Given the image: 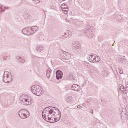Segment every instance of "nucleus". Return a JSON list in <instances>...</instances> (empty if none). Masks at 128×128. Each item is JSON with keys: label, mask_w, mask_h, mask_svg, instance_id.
<instances>
[{"label": "nucleus", "mask_w": 128, "mask_h": 128, "mask_svg": "<svg viewBox=\"0 0 128 128\" xmlns=\"http://www.w3.org/2000/svg\"><path fill=\"white\" fill-rule=\"evenodd\" d=\"M42 116L44 120H46V122H50L51 124H52V122H50V120H52V118L53 116H59V117L54 118V120L56 122H60V118H62V114L60 111V110L52 106L47 107L44 109L42 112ZM48 118V120L50 122L47 120Z\"/></svg>", "instance_id": "nucleus-1"}, {"label": "nucleus", "mask_w": 128, "mask_h": 128, "mask_svg": "<svg viewBox=\"0 0 128 128\" xmlns=\"http://www.w3.org/2000/svg\"><path fill=\"white\" fill-rule=\"evenodd\" d=\"M20 102L22 106H30L32 104V98L28 95H23L20 98Z\"/></svg>", "instance_id": "nucleus-2"}, {"label": "nucleus", "mask_w": 128, "mask_h": 128, "mask_svg": "<svg viewBox=\"0 0 128 128\" xmlns=\"http://www.w3.org/2000/svg\"><path fill=\"white\" fill-rule=\"evenodd\" d=\"M31 90L32 94L35 96H40L44 94V90H42V87L38 85L32 86L31 88Z\"/></svg>", "instance_id": "nucleus-3"}, {"label": "nucleus", "mask_w": 128, "mask_h": 128, "mask_svg": "<svg viewBox=\"0 0 128 128\" xmlns=\"http://www.w3.org/2000/svg\"><path fill=\"white\" fill-rule=\"evenodd\" d=\"M3 82L5 84H10L12 82V75L10 72H4L3 76Z\"/></svg>", "instance_id": "nucleus-4"}, {"label": "nucleus", "mask_w": 128, "mask_h": 128, "mask_svg": "<svg viewBox=\"0 0 128 128\" xmlns=\"http://www.w3.org/2000/svg\"><path fill=\"white\" fill-rule=\"evenodd\" d=\"M18 116L22 120H26L30 116V112L26 109H22L19 112Z\"/></svg>", "instance_id": "nucleus-5"}, {"label": "nucleus", "mask_w": 128, "mask_h": 128, "mask_svg": "<svg viewBox=\"0 0 128 128\" xmlns=\"http://www.w3.org/2000/svg\"><path fill=\"white\" fill-rule=\"evenodd\" d=\"M72 46L74 48V50H76V52H80L81 46L80 44H78V42H73L72 43Z\"/></svg>", "instance_id": "nucleus-6"}, {"label": "nucleus", "mask_w": 128, "mask_h": 128, "mask_svg": "<svg viewBox=\"0 0 128 128\" xmlns=\"http://www.w3.org/2000/svg\"><path fill=\"white\" fill-rule=\"evenodd\" d=\"M22 34L26 36H32V32L30 31V28H24L22 30Z\"/></svg>", "instance_id": "nucleus-7"}, {"label": "nucleus", "mask_w": 128, "mask_h": 128, "mask_svg": "<svg viewBox=\"0 0 128 128\" xmlns=\"http://www.w3.org/2000/svg\"><path fill=\"white\" fill-rule=\"evenodd\" d=\"M63 77L64 73L58 70L56 72V78L58 80H62Z\"/></svg>", "instance_id": "nucleus-8"}, {"label": "nucleus", "mask_w": 128, "mask_h": 128, "mask_svg": "<svg viewBox=\"0 0 128 128\" xmlns=\"http://www.w3.org/2000/svg\"><path fill=\"white\" fill-rule=\"evenodd\" d=\"M72 90H74V92H80L82 88H80V86L78 84H74L71 88Z\"/></svg>", "instance_id": "nucleus-9"}, {"label": "nucleus", "mask_w": 128, "mask_h": 128, "mask_svg": "<svg viewBox=\"0 0 128 128\" xmlns=\"http://www.w3.org/2000/svg\"><path fill=\"white\" fill-rule=\"evenodd\" d=\"M63 58L68 60L70 58V54L68 52H64L63 54Z\"/></svg>", "instance_id": "nucleus-10"}, {"label": "nucleus", "mask_w": 128, "mask_h": 128, "mask_svg": "<svg viewBox=\"0 0 128 128\" xmlns=\"http://www.w3.org/2000/svg\"><path fill=\"white\" fill-rule=\"evenodd\" d=\"M30 30L32 34H36L38 30V26H32L30 28Z\"/></svg>", "instance_id": "nucleus-11"}, {"label": "nucleus", "mask_w": 128, "mask_h": 128, "mask_svg": "<svg viewBox=\"0 0 128 128\" xmlns=\"http://www.w3.org/2000/svg\"><path fill=\"white\" fill-rule=\"evenodd\" d=\"M88 58L89 62H95L96 56L94 55L89 56Z\"/></svg>", "instance_id": "nucleus-12"}, {"label": "nucleus", "mask_w": 128, "mask_h": 128, "mask_svg": "<svg viewBox=\"0 0 128 128\" xmlns=\"http://www.w3.org/2000/svg\"><path fill=\"white\" fill-rule=\"evenodd\" d=\"M20 62L21 64H24L26 62V58L24 57H20V56H17L16 58Z\"/></svg>", "instance_id": "nucleus-13"}, {"label": "nucleus", "mask_w": 128, "mask_h": 128, "mask_svg": "<svg viewBox=\"0 0 128 128\" xmlns=\"http://www.w3.org/2000/svg\"><path fill=\"white\" fill-rule=\"evenodd\" d=\"M119 88L121 90V92H123V94H126V88H124V86L120 84L119 86Z\"/></svg>", "instance_id": "nucleus-14"}, {"label": "nucleus", "mask_w": 128, "mask_h": 128, "mask_svg": "<svg viewBox=\"0 0 128 128\" xmlns=\"http://www.w3.org/2000/svg\"><path fill=\"white\" fill-rule=\"evenodd\" d=\"M37 52H42V50H44V48L42 46H38L36 48Z\"/></svg>", "instance_id": "nucleus-15"}, {"label": "nucleus", "mask_w": 128, "mask_h": 128, "mask_svg": "<svg viewBox=\"0 0 128 128\" xmlns=\"http://www.w3.org/2000/svg\"><path fill=\"white\" fill-rule=\"evenodd\" d=\"M52 70L51 69L49 68V70H48L46 72V76L48 78H50V75L52 74Z\"/></svg>", "instance_id": "nucleus-16"}, {"label": "nucleus", "mask_w": 128, "mask_h": 128, "mask_svg": "<svg viewBox=\"0 0 128 128\" xmlns=\"http://www.w3.org/2000/svg\"><path fill=\"white\" fill-rule=\"evenodd\" d=\"M102 75L104 77L108 76V70H104L102 72Z\"/></svg>", "instance_id": "nucleus-17"}, {"label": "nucleus", "mask_w": 128, "mask_h": 128, "mask_svg": "<svg viewBox=\"0 0 128 128\" xmlns=\"http://www.w3.org/2000/svg\"><path fill=\"white\" fill-rule=\"evenodd\" d=\"M84 68H90V64L86 62H84Z\"/></svg>", "instance_id": "nucleus-18"}, {"label": "nucleus", "mask_w": 128, "mask_h": 128, "mask_svg": "<svg viewBox=\"0 0 128 128\" xmlns=\"http://www.w3.org/2000/svg\"><path fill=\"white\" fill-rule=\"evenodd\" d=\"M63 12H64V14H68V6H66V8H64Z\"/></svg>", "instance_id": "nucleus-19"}, {"label": "nucleus", "mask_w": 128, "mask_h": 128, "mask_svg": "<svg viewBox=\"0 0 128 128\" xmlns=\"http://www.w3.org/2000/svg\"><path fill=\"white\" fill-rule=\"evenodd\" d=\"M70 100H72V97L69 96L66 98V102H70Z\"/></svg>", "instance_id": "nucleus-20"}, {"label": "nucleus", "mask_w": 128, "mask_h": 128, "mask_svg": "<svg viewBox=\"0 0 128 128\" xmlns=\"http://www.w3.org/2000/svg\"><path fill=\"white\" fill-rule=\"evenodd\" d=\"M1 10V12H4L6 10H8V8L4 7V6H1L0 8Z\"/></svg>", "instance_id": "nucleus-21"}, {"label": "nucleus", "mask_w": 128, "mask_h": 128, "mask_svg": "<svg viewBox=\"0 0 128 128\" xmlns=\"http://www.w3.org/2000/svg\"><path fill=\"white\" fill-rule=\"evenodd\" d=\"M32 1L36 4H38L40 2V0H32Z\"/></svg>", "instance_id": "nucleus-22"}, {"label": "nucleus", "mask_w": 128, "mask_h": 128, "mask_svg": "<svg viewBox=\"0 0 128 128\" xmlns=\"http://www.w3.org/2000/svg\"><path fill=\"white\" fill-rule=\"evenodd\" d=\"M100 62V56H97V58L96 57L95 62Z\"/></svg>", "instance_id": "nucleus-23"}, {"label": "nucleus", "mask_w": 128, "mask_h": 128, "mask_svg": "<svg viewBox=\"0 0 128 128\" xmlns=\"http://www.w3.org/2000/svg\"><path fill=\"white\" fill-rule=\"evenodd\" d=\"M74 76H72V74L70 75V80H76V79L74 78Z\"/></svg>", "instance_id": "nucleus-24"}, {"label": "nucleus", "mask_w": 128, "mask_h": 128, "mask_svg": "<svg viewBox=\"0 0 128 128\" xmlns=\"http://www.w3.org/2000/svg\"><path fill=\"white\" fill-rule=\"evenodd\" d=\"M92 32V30H86L84 31V32H85V34H88V32Z\"/></svg>", "instance_id": "nucleus-25"}, {"label": "nucleus", "mask_w": 128, "mask_h": 128, "mask_svg": "<svg viewBox=\"0 0 128 128\" xmlns=\"http://www.w3.org/2000/svg\"><path fill=\"white\" fill-rule=\"evenodd\" d=\"M120 74H124V72L122 71V69L120 68L118 70Z\"/></svg>", "instance_id": "nucleus-26"}, {"label": "nucleus", "mask_w": 128, "mask_h": 128, "mask_svg": "<svg viewBox=\"0 0 128 128\" xmlns=\"http://www.w3.org/2000/svg\"><path fill=\"white\" fill-rule=\"evenodd\" d=\"M66 6H66V4H64L62 5V8H66Z\"/></svg>", "instance_id": "nucleus-27"}, {"label": "nucleus", "mask_w": 128, "mask_h": 128, "mask_svg": "<svg viewBox=\"0 0 128 128\" xmlns=\"http://www.w3.org/2000/svg\"><path fill=\"white\" fill-rule=\"evenodd\" d=\"M120 62H123L124 61V59L122 58H120Z\"/></svg>", "instance_id": "nucleus-28"}, {"label": "nucleus", "mask_w": 128, "mask_h": 128, "mask_svg": "<svg viewBox=\"0 0 128 128\" xmlns=\"http://www.w3.org/2000/svg\"><path fill=\"white\" fill-rule=\"evenodd\" d=\"M90 114H94V110L92 109V110H90Z\"/></svg>", "instance_id": "nucleus-29"}, {"label": "nucleus", "mask_w": 128, "mask_h": 128, "mask_svg": "<svg viewBox=\"0 0 128 128\" xmlns=\"http://www.w3.org/2000/svg\"><path fill=\"white\" fill-rule=\"evenodd\" d=\"M78 108H79L80 110V108H82L80 106H78Z\"/></svg>", "instance_id": "nucleus-30"}, {"label": "nucleus", "mask_w": 128, "mask_h": 128, "mask_svg": "<svg viewBox=\"0 0 128 128\" xmlns=\"http://www.w3.org/2000/svg\"><path fill=\"white\" fill-rule=\"evenodd\" d=\"M82 106H86V104H82Z\"/></svg>", "instance_id": "nucleus-31"}, {"label": "nucleus", "mask_w": 128, "mask_h": 128, "mask_svg": "<svg viewBox=\"0 0 128 128\" xmlns=\"http://www.w3.org/2000/svg\"><path fill=\"white\" fill-rule=\"evenodd\" d=\"M126 88H128V85L126 86Z\"/></svg>", "instance_id": "nucleus-32"}, {"label": "nucleus", "mask_w": 128, "mask_h": 128, "mask_svg": "<svg viewBox=\"0 0 128 128\" xmlns=\"http://www.w3.org/2000/svg\"><path fill=\"white\" fill-rule=\"evenodd\" d=\"M4 60H6V57H4Z\"/></svg>", "instance_id": "nucleus-33"}, {"label": "nucleus", "mask_w": 128, "mask_h": 128, "mask_svg": "<svg viewBox=\"0 0 128 128\" xmlns=\"http://www.w3.org/2000/svg\"><path fill=\"white\" fill-rule=\"evenodd\" d=\"M62 2H66V0H62Z\"/></svg>", "instance_id": "nucleus-34"}, {"label": "nucleus", "mask_w": 128, "mask_h": 128, "mask_svg": "<svg viewBox=\"0 0 128 128\" xmlns=\"http://www.w3.org/2000/svg\"><path fill=\"white\" fill-rule=\"evenodd\" d=\"M92 36H92H92H90V38H92Z\"/></svg>", "instance_id": "nucleus-35"}, {"label": "nucleus", "mask_w": 128, "mask_h": 128, "mask_svg": "<svg viewBox=\"0 0 128 128\" xmlns=\"http://www.w3.org/2000/svg\"><path fill=\"white\" fill-rule=\"evenodd\" d=\"M88 30H90V27H89V28H88Z\"/></svg>", "instance_id": "nucleus-36"}, {"label": "nucleus", "mask_w": 128, "mask_h": 128, "mask_svg": "<svg viewBox=\"0 0 128 128\" xmlns=\"http://www.w3.org/2000/svg\"><path fill=\"white\" fill-rule=\"evenodd\" d=\"M88 30H90V27H89V28H88Z\"/></svg>", "instance_id": "nucleus-37"}, {"label": "nucleus", "mask_w": 128, "mask_h": 128, "mask_svg": "<svg viewBox=\"0 0 128 128\" xmlns=\"http://www.w3.org/2000/svg\"><path fill=\"white\" fill-rule=\"evenodd\" d=\"M87 36H88V33H87Z\"/></svg>", "instance_id": "nucleus-38"}]
</instances>
